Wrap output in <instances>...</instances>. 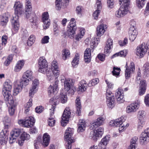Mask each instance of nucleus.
<instances>
[{"mask_svg": "<svg viewBox=\"0 0 149 149\" xmlns=\"http://www.w3.org/2000/svg\"><path fill=\"white\" fill-rule=\"evenodd\" d=\"M84 58L85 62L87 63H88L91 61V55H88L87 56L84 54Z\"/></svg>", "mask_w": 149, "mask_h": 149, "instance_id": "69168bd1", "label": "nucleus"}, {"mask_svg": "<svg viewBox=\"0 0 149 149\" xmlns=\"http://www.w3.org/2000/svg\"><path fill=\"white\" fill-rule=\"evenodd\" d=\"M143 74L146 76L149 74V64L148 63H145L143 67Z\"/></svg>", "mask_w": 149, "mask_h": 149, "instance_id": "49530a36", "label": "nucleus"}, {"mask_svg": "<svg viewBox=\"0 0 149 149\" xmlns=\"http://www.w3.org/2000/svg\"><path fill=\"white\" fill-rule=\"evenodd\" d=\"M67 97L65 93H60L59 97L54 96L50 100V102L52 104V106H55L59 103V101L62 103H65L67 101Z\"/></svg>", "mask_w": 149, "mask_h": 149, "instance_id": "6e6552de", "label": "nucleus"}, {"mask_svg": "<svg viewBox=\"0 0 149 149\" xmlns=\"http://www.w3.org/2000/svg\"><path fill=\"white\" fill-rule=\"evenodd\" d=\"M35 122L34 117L31 116L29 117V126H33Z\"/></svg>", "mask_w": 149, "mask_h": 149, "instance_id": "052dcab7", "label": "nucleus"}, {"mask_svg": "<svg viewBox=\"0 0 149 149\" xmlns=\"http://www.w3.org/2000/svg\"><path fill=\"white\" fill-rule=\"evenodd\" d=\"M107 28L105 24H101L98 26L96 28V34L97 36L100 37L102 36L105 32Z\"/></svg>", "mask_w": 149, "mask_h": 149, "instance_id": "5701e85b", "label": "nucleus"}, {"mask_svg": "<svg viewBox=\"0 0 149 149\" xmlns=\"http://www.w3.org/2000/svg\"><path fill=\"white\" fill-rule=\"evenodd\" d=\"M70 52L68 49H65L63 50L62 55L64 60H66L70 56Z\"/></svg>", "mask_w": 149, "mask_h": 149, "instance_id": "a19ab883", "label": "nucleus"}, {"mask_svg": "<svg viewBox=\"0 0 149 149\" xmlns=\"http://www.w3.org/2000/svg\"><path fill=\"white\" fill-rule=\"evenodd\" d=\"M51 68L54 76L57 78L60 74L59 69L58 67V63L56 61H53L51 63Z\"/></svg>", "mask_w": 149, "mask_h": 149, "instance_id": "aec40b11", "label": "nucleus"}, {"mask_svg": "<svg viewBox=\"0 0 149 149\" xmlns=\"http://www.w3.org/2000/svg\"><path fill=\"white\" fill-rule=\"evenodd\" d=\"M126 55V53L124 51H121L119 52L116 53L114 54L112 56V58H114L118 56H125Z\"/></svg>", "mask_w": 149, "mask_h": 149, "instance_id": "e2e57ef3", "label": "nucleus"}, {"mask_svg": "<svg viewBox=\"0 0 149 149\" xmlns=\"http://www.w3.org/2000/svg\"><path fill=\"white\" fill-rule=\"evenodd\" d=\"M99 80L98 79H93L89 82L88 85L90 86H95L98 83Z\"/></svg>", "mask_w": 149, "mask_h": 149, "instance_id": "13d9d810", "label": "nucleus"}, {"mask_svg": "<svg viewBox=\"0 0 149 149\" xmlns=\"http://www.w3.org/2000/svg\"><path fill=\"white\" fill-rule=\"evenodd\" d=\"M76 12L77 15L80 16L83 12V8L81 6H77L76 9Z\"/></svg>", "mask_w": 149, "mask_h": 149, "instance_id": "680f3d73", "label": "nucleus"}, {"mask_svg": "<svg viewBox=\"0 0 149 149\" xmlns=\"http://www.w3.org/2000/svg\"><path fill=\"white\" fill-rule=\"evenodd\" d=\"M24 65V61L21 60L17 63L14 68V71L15 72L20 71L22 69Z\"/></svg>", "mask_w": 149, "mask_h": 149, "instance_id": "72a5a7b5", "label": "nucleus"}, {"mask_svg": "<svg viewBox=\"0 0 149 149\" xmlns=\"http://www.w3.org/2000/svg\"><path fill=\"white\" fill-rule=\"evenodd\" d=\"M71 112L69 107L66 108L64 110L61 121V125L63 126H66L69 118L70 117Z\"/></svg>", "mask_w": 149, "mask_h": 149, "instance_id": "9b49d317", "label": "nucleus"}, {"mask_svg": "<svg viewBox=\"0 0 149 149\" xmlns=\"http://www.w3.org/2000/svg\"><path fill=\"white\" fill-rule=\"evenodd\" d=\"M76 107V112L78 115H80L81 113V102L80 99L79 97H77L75 100Z\"/></svg>", "mask_w": 149, "mask_h": 149, "instance_id": "c9c22d12", "label": "nucleus"}, {"mask_svg": "<svg viewBox=\"0 0 149 149\" xmlns=\"http://www.w3.org/2000/svg\"><path fill=\"white\" fill-rule=\"evenodd\" d=\"M120 4H122L119 9L116 12V16L118 18L122 17L128 12V7L130 3V0H119Z\"/></svg>", "mask_w": 149, "mask_h": 149, "instance_id": "39448f33", "label": "nucleus"}, {"mask_svg": "<svg viewBox=\"0 0 149 149\" xmlns=\"http://www.w3.org/2000/svg\"><path fill=\"white\" fill-rule=\"evenodd\" d=\"M32 8L30 2H29V18L30 23L32 25L36 26L38 22L37 18Z\"/></svg>", "mask_w": 149, "mask_h": 149, "instance_id": "9d476101", "label": "nucleus"}, {"mask_svg": "<svg viewBox=\"0 0 149 149\" xmlns=\"http://www.w3.org/2000/svg\"><path fill=\"white\" fill-rule=\"evenodd\" d=\"M76 28L75 19L74 18H72L68 26L67 30L68 36H70L73 35L75 33Z\"/></svg>", "mask_w": 149, "mask_h": 149, "instance_id": "ddd939ff", "label": "nucleus"}, {"mask_svg": "<svg viewBox=\"0 0 149 149\" xmlns=\"http://www.w3.org/2000/svg\"><path fill=\"white\" fill-rule=\"evenodd\" d=\"M85 31V30L84 29H81L79 32L74 36V39L77 41H80L83 37Z\"/></svg>", "mask_w": 149, "mask_h": 149, "instance_id": "f704fd0d", "label": "nucleus"}, {"mask_svg": "<svg viewBox=\"0 0 149 149\" xmlns=\"http://www.w3.org/2000/svg\"><path fill=\"white\" fill-rule=\"evenodd\" d=\"M139 107V104L138 103H135L132 104L127 107V112L128 113L135 112L138 109Z\"/></svg>", "mask_w": 149, "mask_h": 149, "instance_id": "a878e982", "label": "nucleus"}, {"mask_svg": "<svg viewBox=\"0 0 149 149\" xmlns=\"http://www.w3.org/2000/svg\"><path fill=\"white\" fill-rule=\"evenodd\" d=\"M106 95V99H111L112 97L114 98L113 94L108 88H107Z\"/></svg>", "mask_w": 149, "mask_h": 149, "instance_id": "864d4df0", "label": "nucleus"}, {"mask_svg": "<svg viewBox=\"0 0 149 149\" xmlns=\"http://www.w3.org/2000/svg\"><path fill=\"white\" fill-rule=\"evenodd\" d=\"M77 131L78 132H82L85 130L86 124L84 120L80 119L78 124Z\"/></svg>", "mask_w": 149, "mask_h": 149, "instance_id": "c756f323", "label": "nucleus"}, {"mask_svg": "<svg viewBox=\"0 0 149 149\" xmlns=\"http://www.w3.org/2000/svg\"><path fill=\"white\" fill-rule=\"evenodd\" d=\"M9 15L8 13H5L0 16V26L5 25L8 21Z\"/></svg>", "mask_w": 149, "mask_h": 149, "instance_id": "cd10ccee", "label": "nucleus"}, {"mask_svg": "<svg viewBox=\"0 0 149 149\" xmlns=\"http://www.w3.org/2000/svg\"><path fill=\"white\" fill-rule=\"evenodd\" d=\"M46 74V75L47 76V79L48 80L50 81V82H51L52 80L54 79V74H53V71H52V70H46V72L45 73Z\"/></svg>", "mask_w": 149, "mask_h": 149, "instance_id": "79ce46f5", "label": "nucleus"}, {"mask_svg": "<svg viewBox=\"0 0 149 149\" xmlns=\"http://www.w3.org/2000/svg\"><path fill=\"white\" fill-rule=\"evenodd\" d=\"M37 92L34 91V90L30 88L29 92V97L30 99L29 100V108L31 107L32 105V98L34 96V95L37 93Z\"/></svg>", "mask_w": 149, "mask_h": 149, "instance_id": "58836bf2", "label": "nucleus"}, {"mask_svg": "<svg viewBox=\"0 0 149 149\" xmlns=\"http://www.w3.org/2000/svg\"><path fill=\"white\" fill-rule=\"evenodd\" d=\"M27 133L25 132L22 134L20 137L18 138V143L19 145L22 146L23 145L24 140L27 139Z\"/></svg>", "mask_w": 149, "mask_h": 149, "instance_id": "4c0bfd02", "label": "nucleus"}, {"mask_svg": "<svg viewBox=\"0 0 149 149\" xmlns=\"http://www.w3.org/2000/svg\"><path fill=\"white\" fill-rule=\"evenodd\" d=\"M145 124V121L144 120H139L137 128L138 130H141Z\"/></svg>", "mask_w": 149, "mask_h": 149, "instance_id": "3c124183", "label": "nucleus"}, {"mask_svg": "<svg viewBox=\"0 0 149 149\" xmlns=\"http://www.w3.org/2000/svg\"><path fill=\"white\" fill-rule=\"evenodd\" d=\"M145 0H136V2L137 6L140 8H142L146 2Z\"/></svg>", "mask_w": 149, "mask_h": 149, "instance_id": "6e6d98bb", "label": "nucleus"}, {"mask_svg": "<svg viewBox=\"0 0 149 149\" xmlns=\"http://www.w3.org/2000/svg\"><path fill=\"white\" fill-rule=\"evenodd\" d=\"M148 49L149 44L143 43L137 47L135 54L139 58H142L145 55Z\"/></svg>", "mask_w": 149, "mask_h": 149, "instance_id": "0eeeda50", "label": "nucleus"}, {"mask_svg": "<svg viewBox=\"0 0 149 149\" xmlns=\"http://www.w3.org/2000/svg\"><path fill=\"white\" fill-rule=\"evenodd\" d=\"M74 130L73 128H68L65 131L64 136L65 139L66 141V149H71V143L74 141V140L72 138Z\"/></svg>", "mask_w": 149, "mask_h": 149, "instance_id": "423d86ee", "label": "nucleus"}, {"mask_svg": "<svg viewBox=\"0 0 149 149\" xmlns=\"http://www.w3.org/2000/svg\"><path fill=\"white\" fill-rule=\"evenodd\" d=\"M32 72L31 71H29V79L30 80H32V83L31 86L38 88L39 84V80L36 79H33V78L32 76Z\"/></svg>", "mask_w": 149, "mask_h": 149, "instance_id": "2f4dec72", "label": "nucleus"}, {"mask_svg": "<svg viewBox=\"0 0 149 149\" xmlns=\"http://www.w3.org/2000/svg\"><path fill=\"white\" fill-rule=\"evenodd\" d=\"M115 96L118 102L123 103L124 102V94L123 90L120 88L118 89L115 93Z\"/></svg>", "mask_w": 149, "mask_h": 149, "instance_id": "6ab92c4d", "label": "nucleus"}, {"mask_svg": "<svg viewBox=\"0 0 149 149\" xmlns=\"http://www.w3.org/2000/svg\"><path fill=\"white\" fill-rule=\"evenodd\" d=\"M21 133L20 129H13L10 133V136L9 140L10 143H13L15 141L16 139L19 136Z\"/></svg>", "mask_w": 149, "mask_h": 149, "instance_id": "f8f14e48", "label": "nucleus"}, {"mask_svg": "<svg viewBox=\"0 0 149 149\" xmlns=\"http://www.w3.org/2000/svg\"><path fill=\"white\" fill-rule=\"evenodd\" d=\"M120 70L119 68L114 67L113 68V70L112 72L113 75L115 76H118L120 74Z\"/></svg>", "mask_w": 149, "mask_h": 149, "instance_id": "4d7b16f0", "label": "nucleus"}, {"mask_svg": "<svg viewBox=\"0 0 149 149\" xmlns=\"http://www.w3.org/2000/svg\"><path fill=\"white\" fill-rule=\"evenodd\" d=\"M115 100L114 98L106 99V103L108 107L111 109L113 108L115 105Z\"/></svg>", "mask_w": 149, "mask_h": 149, "instance_id": "ea45409f", "label": "nucleus"}, {"mask_svg": "<svg viewBox=\"0 0 149 149\" xmlns=\"http://www.w3.org/2000/svg\"><path fill=\"white\" fill-rule=\"evenodd\" d=\"M3 123H4L6 126L5 128H7L8 127V123L10 122V119L9 118L8 116H6L3 119Z\"/></svg>", "mask_w": 149, "mask_h": 149, "instance_id": "0e129e2a", "label": "nucleus"}, {"mask_svg": "<svg viewBox=\"0 0 149 149\" xmlns=\"http://www.w3.org/2000/svg\"><path fill=\"white\" fill-rule=\"evenodd\" d=\"M120 4H122L119 9L116 12V16L118 18L122 17L128 12V7L130 3V0H119Z\"/></svg>", "mask_w": 149, "mask_h": 149, "instance_id": "20e7f679", "label": "nucleus"}, {"mask_svg": "<svg viewBox=\"0 0 149 149\" xmlns=\"http://www.w3.org/2000/svg\"><path fill=\"white\" fill-rule=\"evenodd\" d=\"M74 82L72 79L68 78L65 79L64 82V89L67 91L72 89L73 91H76V88L74 87Z\"/></svg>", "mask_w": 149, "mask_h": 149, "instance_id": "a211bd4d", "label": "nucleus"}, {"mask_svg": "<svg viewBox=\"0 0 149 149\" xmlns=\"http://www.w3.org/2000/svg\"><path fill=\"white\" fill-rule=\"evenodd\" d=\"M101 9L97 8V10L95 11L93 14V16L95 19H97L99 14L100 13V9Z\"/></svg>", "mask_w": 149, "mask_h": 149, "instance_id": "774afa93", "label": "nucleus"}, {"mask_svg": "<svg viewBox=\"0 0 149 149\" xmlns=\"http://www.w3.org/2000/svg\"><path fill=\"white\" fill-rule=\"evenodd\" d=\"M129 39L133 41L135 39L137 35V32L134 26H130L129 31Z\"/></svg>", "mask_w": 149, "mask_h": 149, "instance_id": "412c9836", "label": "nucleus"}, {"mask_svg": "<svg viewBox=\"0 0 149 149\" xmlns=\"http://www.w3.org/2000/svg\"><path fill=\"white\" fill-rule=\"evenodd\" d=\"M58 81L56 78L55 80V82L50 85L48 89V94L50 96H52L56 93L58 90Z\"/></svg>", "mask_w": 149, "mask_h": 149, "instance_id": "dca6fc26", "label": "nucleus"}, {"mask_svg": "<svg viewBox=\"0 0 149 149\" xmlns=\"http://www.w3.org/2000/svg\"><path fill=\"white\" fill-rule=\"evenodd\" d=\"M113 41L110 38H109L107 41L106 45L104 47V51L105 52L108 53L111 52V50L113 48Z\"/></svg>", "mask_w": 149, "mask_h": 149, "instance_id": "c85d7f7f", "label": "nucleus"}, {"mask_svg": "<svg viewBox=\"0 0 149 149\" xmlns=\"http://www.w3.org/2000/svg\"><path fill=\"white\" fill-rule=\"evenodd\" d=\"M8 131L7 128H5L2 130L0 133V144L1 145L6 144L8 139Z\"/></svg>", "mask_w": 149, "mask_h": 149, "instance_id": "f3484780", "label": "nucleus"}, {"mask_svg": "<svg viewBox=\"0 0 149 149\" xmlns=\"http://www.w3.org/2000/svg\"><path fill=\"white\" fill-rule=\"evenodd\" d=\"M140 138L141 142L146 143L149 141V127L145 130L141 134Z\"/></svg>", "mask_w": 149, "mask_h": 149, "instance_id": "4be33fe9", "label": "nucleus"}, {"mask_svg": "<svg viewBox=\"0 0 149 149\" xmlns=\"http://www.w3.org/2000/svg\"><path fill=\"white\" fill-rule=\"evenodd\" d=\"M95 131L97 132V135L99 137H101L102 135L104 132V129L102 127H100L97 129V130H95Z\"/></svg>", "mask_w": 149, "mask_h": 149, "instance_id": "bf43d9fd", "label": "nucleus"}, {"mask_svg": "<svg viewBox=\"0 0 149 149\" xmlns=\"http://www.w3.org/2000/svg\"><path fill=\"white\" fill-rule=\"evenodd\" d=\"M100 39L95 38H93L91 40V46L93 48L96 47L99 42Z\"/></svg>", "mask_w": 149, "mask_h": 149, "instance_id": "a18cd8bd", "label": "nucleus"}, {"mask_svg": "<svg viewBox=\"0 0 149 149\" xmlns=\"http://www.w3.org/2000/svg\"><path fill=\"white\" fill-rule=\"evenodd\" d=\"M48 65L47 61L45 57H40L38 61L39 72L45 74L47 70Z\"/></svg>", "mask_w": 149, "mask_h": 149, "instance_id": "1a4fd4ad", "label": "nucleus"}, {"mask_svg": "<svg viewBox=\"0 0 149 149\" xmlns=\"http://www.w3.org/2000/svg\"><path fill=\"white\" fill-rule=\"evenodd\" d=\"M13 55L12 54L9 55L4 62V64L6 66H8L12 62L13 60Z\"/></svg>", "mask_w": 149, "mask_h": 149, "instance_id": "603ef678", "label": "nucleus"}, {"mask_svg": "<svg viewBox=\"0 0 149 149\" xmlns=\"http://www.w3.org/2000/svg\"><path fill=\"white\" fill-rule=\"evenodd\" d=\"M14 8H15V16L13 17L11 23L13 27V31L16 33L19 29V25L18 20V15H21L23 12L22 5L19 2L15 3Z\"/></svg>", "mask_w": 149, "mask_h": 149, "instance_id": "f257e3e1", "label": "nucleus"}, {"mask_svg": "<svg viewBox=\"0 0 149 149\" xmlns=\"http://www.w3.org/2000/svg\"><path fill=\"white\" fill-rule=\"evenodd\" d=\"M119 131L120 132H122L124 130H125L129 125L128 123L127 124L125 125L124 124H123L122 123L119 124Z\"/></svg>", "mask_w": 149, "mask_h": 149, "instance_id": "5fc2aeb1", "label": "nucleus"}, {"mask_svg": "<svg viewBox=\"0 0 149 149\" xmlns=\"http://www.w3.org/2000/svg\"><path fill=\"white\" fill-rule=\"evenodd\" d=\"M126 68L125 70V77L126 79H128L131 75L134 73L135 68L134 63L133 62L130 63L129 65L127 66V64L125 66Z\"/></svg>", "mask_w": 149, "mask_h": 149, "instance_id": "4468645a", "label": "nucleus"}, {"mask_svg": "<svg viewBox=\"0 0 149 149\" xmlns=\"http://www.w3.org/2000/svg\"><path fill=\"white\" fill-rule=\"evenodd\" d=\"M35 36L33 35H31L29 38V46H31L35 42Z\"/></svg>", "mask_w": 149, "mask_h": 149, "instance_id": "8fccbe9b", "label": "nucleus"}, {"mask_svg": "<svg viewBox=\"0 0 149 149\" xmlns=\"http://www.w3.org/2000/svg\"><path fill=\"white\" fill-rule=\"evenodd\" d=\"M12 83L9 80H7L3 84V87L2 89V94L5 100H9L10 103H13V97L11 95Z\"/></svg>", "mask_w": 149, "mask_h": 149, "instance_id": "7ed1b4c3", "label": "nucleus"}, {"mask_svg": "<svg viewBox=\"0 0 149 149\" xmlns=\"http://www.w3.org/2000/svg\"><path fill=\"white\" fill-rule=\"evenodd\" d=\"M28 72L26 71L24 72L21 79V81H17L15 83L13 90V95H17L22 88L23 87L28 85Z\"/></svg>", "mask_w": 149, "mask_h": 149, "instance_id": "f03ea898", "label": "nucleus"}, {"mask_svg": "<svg viewBox=\"0 0 149 149\" xmlns=\"http://www.w3.org/2000/svg\"><path fill=\"white\" fill-rule=\"evenodd\" d=\"M41 20L43 23L44 29H46L48 28L50 25V20L49 19V15L47 12H45L42 13Z\"/></svg>", "mask_w": 149, "mask_h": 149, "instance_id": "2eb2a0df", "label": "nucleus"}, {"mask_svg": "<svg viewBox=\"0 0 149 149\" xmlns=\"http://www.w3.org/2000/svg\"><path fill=\"white\" fill-rule=\"evenodd\" d=\"M146 115V112L140 110L138 112L137 117L138 120H144Z\"/></svg>", "mask_w": 149, "mask_h": 149, "instance_id": "de8ad7c7", "label": "nucleus"}, {"mask_svg": "<svg viewBox=\"0 0 149 149\" xmlns=\"http://www.w3.org/2000/svg\"><path fill=\"white\" fill-rule=\"evenodd\" d=\"M125 121V119L123 117L116 119L115 120H111L109 123V125L111 126H118L120 124L123 123Z\"/></svg>", "mask_w": 149, "mask_h": 149, "instance_id": "bb28decb", "label": "nucleus"}, {"mask_svg": "<svg viewBox=\"0 0 149 149\" xmlns=\"http://www.w3.org/2000/svg\"><path fill=\"white\" fill-rule=\"evenodd\" d=\"M8 100H5L7 102L10 104L11 107L9 108L8 111L10 115V116H13L14 115L15 111V107L16 106V104L14 103L13 99V102L12 103H10V102H11L9 99Z\"/></svg>", "mask_w": 149, "mask_h": 149, "instance_id": "473e14b6", "label": "nucleus"}, {"mask_svg": "<svg viewBox=\"0 0 149 149\" xmlns=\"http://www.w3.org/2000/svg\"><path fill=\"white\" fill-rule=\"evenodd\" d=\"M50 109V117L48 120V123L49 125L51 127L53 126L54 125L55 122V120H54V116H53L54 114V112L55 109V106H52Z\"/></svg>", "mask_w": 149, "mask_h": 149, "instance_id": "b1692460", "label": "nucleus"}, {"mask_svg": "<svg viewBox=\"0 0 149 149\" xmlns=\"http://www.w3.org/2000/svg\"><path fill=\"white\" fill-rule=\"evenodd\" d=\"M105 119L104 118L102 117H100L95 120L98 123L100 126L103 125L104 123Z\"/></svg>", "mask_w": 149, "mask_h": 149, "instance_id": "338daca9", "label": "nucleus"}, {"mask_svg": "<svg viewBox=\"0 0 149 149\" xmlns=\"http://www.w3.org/2000/svg\"><path fill=\"white\" fill-rule=\"evenodd\" d=\"M110 137L108 136H106L102 138L98 144L99 149H104L106 148L107 144L109 140Z\"/></svg>", "mask_w": 149, "mask_h": 149, "instance_id": "393cba45", "label": "nucleus"}, {"mask_svg": "<svg viewBox=\"0 0 149 149\" xmlns=\"http://www.w3.org/2000/svg\"><path fill=\"white\" fill-rule=\"evenodd\" d=\"M88 84L86 81L84 80H81L79 84V92H84L87 88Z\"/></svg>", "mask_w": 149, "mask_h": 149, "instance_id": "7c9ffc66", "label": "nucleus"}, {"mask_svg": "<svg viewBox=\"0 0 149 149\" xmlns=\"http://www.w3.org/2000/svg\"><path fill=\"white\" fill-rule=\"evenodd\" d=\"M79 59V54L78 53L76 54L72 62V65L73 67H74L78 65Z\"/></svg>", "mask_w": 149, "mask_h": 149, "instance_id": "c03bdc74", "label": "nucleus"}, {"mask_svg": "<svg viewBox=\"0 0 149 149\" xmlns=\"http://www.w3.org/2000/svg\"><path fill=\"white\" fill-rule=\"evenodd\" d=\"M18 124L24 127H28V119H20L18 120Z\"/></svg>", "mask_w": 149, "mask_h": 149, "instance_id": "37998d69", "label": "nucleus"}, {"mask_svg": "<svg viewBox=\"0 0 149 149\" xmlns=\"http://www.w3.org/2000/svg\"><path fill=\"white\" fill-rule=\"evenodd\" d=\"M96 132L95 130L92 131L90 132L89 135V137L91 139H92L94 141H96L97 139V137H98L97 135Z\"/></svg>", "mask_w": 149, "mask_h": 149, "instance_id": "09e8293b", "label": "nucleus"}, {"mask_svg": "<svg viewBox=\"0 0 149 149\" xmlns=\"http://www.w3.org/2000/svg\"><path fill=\"white\" fill-rule=\"evenodd\" d=\"M50 141V136L47 133H45L43 136L42 145L46 147L48 146Z\"/></svg>", "mask_w": 149, "mask_h": 149, "instance_id": "e433bc0d", "label": "nucleus"}]
</instances>
